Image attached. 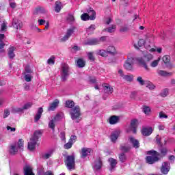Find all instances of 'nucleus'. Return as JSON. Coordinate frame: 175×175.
<instances>
[{
	"instance_id": "nucleus-35",
	"label": "nucleus",
	"mask_w": 175,
	"mask_h": 175,
	"mask_svg": "<svg viewBox=\"0 0 175 175\" xmlns=\"http://www.w3.org/2000/svg\"><path fill=\"white\" fill-rule=\"evenodd\" d=\"M24 79L27 83H29L32 81V75L31 74H28L27 72H24Z\"/></svg>"
},
{
	"instance_id": "nucleus-25",
	"label": "nucleus",
	"mask_w": 175,
	"mask_h": 175,
	"mask_svg": "<svg viewBox=\"0 0 175 175\" xmlns=\"http://www.w3.org/2000/svg\"><path fill=\"white\" fill-rule=\"evenodd\" d=\"M42 113H43V108L40 107L34 118L35 122H38V121L40 120V118H42Z\"/></svg>"
},
{
	"instance_id": "nucleus-40",
	"label": "nucleus",
	"mask_w": 175,
	"mask_h": 175,
	"mask_svg": "<svg viewBox=\"0 0 175 175\" xmlns=\"http://www.w3.org/2000/svg\"><path fill=\"white\" fill-rule=\"evenodd\" d=\"M64 118V113H58L54 118V121H59V120H62Z\"/></svg>"
},
{
	"instance_id": "nucleus-54",
	"label": "nucleus",
	"mask_w": 175,
	"mask_h": 175,
	"mask_svg": "<svg viewBox=\"0 0 175 175\" xmlns=\"http://www.w3.org/2000/svg\"><path fill=\"white\" fill-rule=\"evenodd\" d=\"M146 87L149 90H154L155 88V85H154V84H152L151 82H148L146 85Z\"/></svg>"
},
{
	"instance_id": "nucleus-42",
	"label": "nucleus",
	"mask_w": 175,
	"mask_h": 175,
	"mask_svg": "<svg viewBox=\"0 0 175 175\" xmlns=\"http://www.w3.org/2000/svg\"><path fill=\"white\" fill-rule=\"evenodd\" d=\"M75 106V102L72 100H68L66 102V107H69L70 109H72Z\"/></svg>"
},
{
	"instance_id": "nucleus-59",
	"label": "nucleus",
	"mask_w": 175,
	"mask_h": 175,
	"mask_svg": "<svg viewBox=\"0 0 175 175\" xmlns=\"http://www.w3.org/2000/svg\"><path fill=\"white\" fill-rule=\"evenodd\" d=\"M10 115V111H9L8 109H5L4 111V114H3V118H6L8 116Z\"/></svg>"
},
{
	"instance_id": "nucleus-62",
	"label": "nucleus",
	"mask_w": 175,
	"mask_h": 175,
	"mask_svg": "<svg viewBox=\"0 0 175 175\" xmlns=\"http://www.w3.org/2000/svg\"><path fill=\"white\" fill-rule=\"evenodd\" d=\"M118 74L120 75L121 77H122V79H124V77L125 76V75H124V71H122V70L120 69L118 70Z\"/></svg>"
},
{
	"instance_id": "nucleus-31",
	"label": "nucleus",
	"mask_w": 175,
	"mask_h": 175,
	"mask_svg": "<svg viewBox=\"0 0 175 175\" xmlns=\"http://www.w3.org/2000/svg\"><path fill=\"white\" fill-rule=\"evenodd\" d=\"M109 162L111 166V170H113V169H114V167H116V165H117V160L113 158H109Z\"/></svg>"
},
{
	"instance_id": "nucleus-64",
	"label": "nucleus",
	"mask_w": 175,
	"mask_h": 175,
	"mask_svg": "<svg viewBox=\"0 0 175 175\" xmlns=\"http://www.w3.org/2000/svg\"><path fill=\"white\" fill-rule=\"evenodd\" d=\"M159 75H160V76H166L167 73L165 71L160 70L159 71Z\"/></svg>"
},
{
	"instance_id": "nucleus-30",
	"label": "nucleus",
	"mask_w": 175,
	"mask_h": 175,
	"mask_svg": "<svg viewBox=\"0 0 175 175\" xmlns=\"http://www.w3.org/2000/svg\"><path fill=\"white\" fill-rule=\"evenodd\" d=\"M107 53L114 55V54H117V51H116V48L114 46H109L107 49Z\"/></svg>"
},
{
	"instance_id": "nucleus-55",
	"label": "nucleus",
	"mask_w": 175,
	"mask_h": 175,
	"mask_svg": "<svg viewBox=\"0 0 175 175\" xmlns=\"http://www.w3.org/2000/svg\"><path fill=\"white\" fill-rule=\"evenodd\" d=\"M25 73L31 74L32 73V70H31V68L29 66H26L25 68Z\"/></svg>"
},
{
	"instance_id": "nucleus-58",
	"label": "nucleus",
	"mask_w": 175,
	"mask_h": 175,
	"mask_svg": "<svg viewBox=\"0 0 175 175\" xmlns=\"http://www.w3.org/2000/svg\"><path fill=\"white\" fill-rule=\"evenodd\" d=\"M77 139V137L76 135H71L70 139H69V142L74 144L75 142H76Z\"/></svg>"
},
{
	"instance_id": "nucleus-13",
	"label": "nucleus",
	"mask_w": 175,
	"mask_h": 175,
	"mask_svg": "<svg viewBox=\"0 0 175 175\" xmlns=\"http://www.w3.org/2000/svg\"><path fill=\"white\" fill-rule=\"evenodd\" d=\"M169 170H170V163L167 162H164L161 166V172L163 174H167L169 173Z\"/></svg>"
},
{
	"instance_id": "nucleus-33",
	"label": "nucleus",
	"mask_w": 175,
	"mask_h": 175,
	"mask_svg": "<svg viewBox=\"0 0 175 175\" xmlns=\"http://www.w3.org/2000/svg\"><path fill=\"white\" fill-rule=\"evenodd\" d=\"M97 55H100L101 57H107V51L103 49H99L96 51Z\"/></svg>"
},
{
	"instance_id": "nucleus-39",
	"label": "nucleus",
	"mask_w": 175,
	"mask_h": 175,
	"mask_svg": "<svg viewBox=\"0 0 175 175\" xmlns=\"http://www.w3.org/2000/svg\"><path fill=\"white\" fill-rule=\"evenodd\" d=\"M48 65H54L55 64V57L51 56L49 59L47 60Z\"/></svg>"
},
{
	"instance_id": "nucleus-19",
	"label": "nucleus",
	"mask_w": 175,
	"mask_h": 175,
	"mask_svg": "<svg viewBox=\"0 0 175 175\" xmlns=\"http://www.w3.org/2000/svg\"><path fill=\"white\" fill-rule=\"evenodd\" d=\"M109 122L111 124V125H115V124H117L120 122V116H112L109 119Z\"/></svg>"
},
{
	"instance_id": "nucleus-60",
	"label": "nucleus",
	"mask_w": 175,
	"mask_h": 175,
	"mask_svg": "<svg viewBox=\"0 0 175 175\" xmlns=\"http://www.w3.org/2000/svg\"><path fill=\"white\" fill-rule=\"evenodd\" d=\"M38 23L39 25H44V24H46V21L43 20V19H39L38 21Z\"/></svg>"
},
{
	"instance_id": "nucleus-9",
	"label": "nucleus",
	"mask_w": 175,
	"mask_h": 175,
	"mask_svg": "<svg viewBox=\"0 0 175 175\" xmlns=\"http://www.w3.org/2000/svg\"><path fill=\"white\" fill-rule=\"evenodd\" d=\"M124 67L126 69V70H132L133 68V58H128L124 64Z\"/></svg>"
},
{
	"instance_id": "nucleus-24",
	"label": "nucleus",
	"mask_w": 175,
	"mask_h": 175,
	"mask_svg": "<svg viewBox=\"0 0 175 175\" xmlns=\"http://www.w3.org/2000/svg\"><path fill=\"white\" fill-rule=\"evenodd\" d=\"M118 136H120V131H115L112 132V133L111 134V137H110L111 142H113L114 143L116 142V140H117V139H118Z\"/></svg>"
},
{
	"instance_id": "nucleus-56",
	"label": "nucleus",
	"mask_w": 175,
	"mask_h": 175,
	"mask_svg": "<svg viewBox=\"0 0 175 175\" xmlns=\"http://www.w3.org/2000/svg\"><path fill=\"white\" fill-rule=\"evenodd\" d=\"M159 118H167V115L165 114V112L161 111L159 113Z\"/></svg>"
},
{
	"instance_id": "nucleus-20",
	"label": "nucleus",
	"mask_w": 175,
	"mask_h": 175,
	"mask_svg": "<svg viewBox=\"0 0 175 175\" xmlns=\"http://www.w3.org/2000/svg\"><path fill=\"white\" fill-rule=\"evenodd\" d=\"M129 140L130 143H132L134 148H139L140 147V144L137 139H135L133 137H129Z\"/></svg>"
},
{
	"instance_id": "nucleus-37",
	"label": "nucleus",
	"mask_w": 175,
	"mask_h": 175,
	"mask_svg": "<svg viewBox=\"0 0 175 175\" xmlns=\"http://www.w3.org/2000/svg\"><path fill=\"white\" fill-rule=\"evenodd\" d=\"M77 66L79 68H84L85 66V62L82 59H79L77 61Z\"/></svg>"
},
{
	"instance_id": "nucleus-16",
	"label": "nucleus",
	"mask_w": 175,
	"mask_h": 175,
	"mask_svg": "<svg viewBox=\"0 0 175 175\" xmlns=\"http://www.w3.org/2000/svg\"><path fill=\"white\" fill-rule=\"evenodd\" d=\"M38 143V142L30 139V141L28 143V146H27V148L28 150H29V151H33V150H35V148H36V144Z\"/></svg>"
},
{
	"instance_id": "nucleus-29",
	"label": "nucleus",
	"mask_w": 175,
	"mask_h": 175,
	"mask_svg": "<svg viewBox=\"0 0 175 175\" xmlns=\"http://www.w3.org/2000/svg\"><path fill=\"white\" fill-rule=\"evenodd\" d=\"M99 42H100L99 40L96 38H94V39L89 40L86 43V44H89L90 46H96V44H99Z\"/></svg>"
},
{
	"instance_id": "nucleus-12",
	"label": "nucleus",
	"mask_w": 175,
	"mask_h": 175,
	"mask_svg": "<svg viewBox=\"0 0 175 175\" xmlns=\"http://www.w3.org/2000/svg\"><path fill=\"white\" fill-rule=\"evenodd\" d=\"M91 148H83L81 150V158H86L88 155H91Z\"/></svg>"
},
{
	"instance_id": "nucleus-17",
	"label": "nucleus",
	"mask_w": 175,
	"mask_h": 175,
	"mask_svg": "<svg viewBox=\"0 0 175 175\" xmlns=\"http://www.w3.org/2000/svg\"><path fill=\"white\" fill-rule=\"evenodd\" d=\"M154 131L151 127H144L142 130V133L143 136H150Z\"/></svg>"
},
{
	"instance_id": "nucleus-45",
	"label": "nucleus",
	"mask_w": 175,
	"mask_h": 175,
	"mask_svg": "<svg viewBox=\"0 0 175 175\" xmlns=\"http://www.w3.org/2000/svg\"><path fill=\"white\" fill-rule=\"evenodd\" d=\"M119 159H120V161L124 163V162H125L126 161V156L125 155V154L121 153L119 155Z\"/></svg>"
},
{
	"instance_id": "nucleus-3",
	"label": "nucleus",
	"mask_w": 175,
	"mask_h": 175,
	"mask_svg": "<svg viewBox=\"0 0 175 175\" xmlns=\"http://www.w3.org/2000/svg\"><path fill=\"white\" fill-rule=\"evenodd\" d=\"M151 59H152V55L148 54L144 57H138L137 59V61L138 64L141 65V66H143V68H144V69L146 70L147 72H149L150 68H148V66H147V61H151Z\"/></svg>"
},
{
	"instance_id": "nucleus-34",
	"label": "nucleus",
	"mask_w": 175,
	"mask_h": 175,
	"mask_svg": "<svg viewBox=\"0 0 175 175\" xmlns=\"http://www.w3.org/2000/svg\"><path fill=\"white\" fill-rule=\"evenodd\" d=\"M62 4L61 3V2L56 1L55 10V12H57V13H59V12H61V9H62Z\"/></svg>"
},
{
	"instance_id": "nucleus-18",
	"label": "nucleus",
	"mask_w": 175,
	"mask_h": 175,
	"mask_svg": "<svg viewBox=\"0 0 175 175\" xmlns=\"http://www.w3.org/2000/svg\"><path fill=\"white\" fill-rule=\"evenodd\" d=\"M12 25L16 29H21L23 28V23L18 19H13Z\"/></svg>"
},
{
	"instance_id": "nucleus-43",
	"label": "nucleus",
	"mask_w": 175,
	"mask_h": 175,
	"mask_svg": "<svg viewBox=\"0 0 175 175\" xmlns=\"http://www.w3.org/2000/svg\"><path fill=\"white\" fill-rule=\"evenodd\" d=\"M131 148V146L127 145H121L120 150L124 151V152H127V151Z\"/></svg>"
},
{
	"instance_id": "nucleus-7",
	"label": "nucleus",
	"mask_w": 175,
	"mask_h": 175,
	"mask_svg": "<svg viewBox=\"0 0 175 175\" xmlns=\"http://www.w3.org/2000/svg\"><path fill=\"white\" fill-rule=\"evenodd\" d=\"M69 76V66L66 64H64L62 66V79L64 81L66 80V78Z\"/></svg>"
},
{
	"instance_id": "nucleus-61",
	"label": "nucleus",
	"mask_w": 175,
	"mask_h": 175,
	"mask_svg": "<svg viewBox=\"0 0 175 175\" xmlns=\"http://www.w3.org/2000/svg\"><path fill=\"white\" fill-rule=\"evenodd\" d=\"M7 131H10V132H16V128L11 127L10 126H8Z\"/></svg>"
},
{
	"instance_id": "nucleus-57",
	"label": "nucleus",
	"mask_w": 175,
	"mask_h": 175,
	"mask_svg": "<svg viewBox=\"0 0 175 175\" xmlns=\"http://www.w3.org/2000/svg\"><path fill=\"white\" fill-rule=\"evenodd\" d=\"M8 28V23H3L2 25H1V31H6Z\"/></svg>"
},
{
	"instance_id": "nucleus-21",
	"label": "nucleus",
	"mask_w": 175,
	"mask_h": 175,
	"mask_svg": "<svg viewBox=\"0 0 175 175\" xmlns=\"http://www.w3.org/2000/svg\"><path fill=\"white\" fill-rule=\"evenodd\" d=\"M138 124H139V122L137 121V119H133L131 120L130 127L133 130V133H136V128H137Z\"/></svg>"
},
{
	"instance_id": "nucleus-38",
	"label": "nucleus",
	"mask_w": 175,
	"mask_h": 175,
	"mask_svg": "<svg viewBox=\"0 0 175 175\" xmlns=\"http://www.w3.org/2000/svg\"><path fill=\"white\" fill-rule=\"evenodd\" d=\"M55 122H57V121L54 120V119H52L51 121H49V127L51 128L52 131L55 129Z\"/></svg>"
},
{
	"instance_id": "nucleus-44",
	"label": "nucleus",
	"mask_w": 175,
	"mask_h": 175,
	"mask_svg": "<svg viewBox=\"0 0 175 175\" xmlns=\"http://www.w3.org/2000/svg\"><path fill=\"white\" fill-rule=\"evenodd\" d=\"M123 79L124 80H126V81H133V75H124Z\"/></svg>"
},
{
	"instance_id": "nucleus-4",
	"label": "nucleus",
	"mask_w": 175,
	"mask_h": 175,
	"mask_svg": "<svg viewBox=\"0 0 175 175\" xmlns=\"http://www.w3.org/2000/svg\"><path fill=\"white\" fill-rule=\"evenodd\" d=\"M88 14L84 13L81 16V18L83 21H87V20H95V18H96V12H95L94 10L90 8L88 11Z\"/></svg>"
},
{
	"instance_id": "nucleus-52",
	"label": "nucleus",
	"mask_w": 175,
	"mask_h": 175,
	"mask_svg": "<svg viewBox=\"0 0 175 175\" xmlns=\"http://www.w3.org/2000/svg\"><path fill=\"white\" fill-rule=\"evenodd\" d=\"M163 61L164 62V64H167L170 62V56L169 55H165L163 57Z\"/></svg>"
},
{
	"instance_id": "nucleus-49",
	"label": "nucleus",
	"mask_w": 175,
	"mask_h": 175,
	"mask_svg": "<svg viewBox=\"0 0 175 175\" xmlns=\"http://www.w3.org/2000/svg\"><path fill=\"white\" fill-rule=\"evenodd\" d=\"M24 110L23 108H20V107H14L12 110L13 113H20Z\"/></svg>"
},
{
	"instance_id": "nucleus-53",
	"label": "nucleus",
	"mask_w": 175,
	"mask_h": 175,
	"mask_svg": "<svg viewBox=\"0 0 175 175\" xmlns=\"http://www.w3.org/2000/svg\"><path fill=\"white\" fill-rule=\"evenodd\" d=\"M72 146H73V144L68 141V142L64 145V148L66 150H69V148H72Z\"/></svg>"
},
{
	"instance_id": "nucleus-23",
	"label": "nucleus",
	"mask_w": 175,
	"mask_h": 175,
	"mask_svg": "<svg viewBox=\"0 0 175 175\" xmlns=\"http://www.w3.org/2000/svg\"><path fill=\"white\" fill-rule=\"evenodd\" d=\"M16 51V47L14 46H10L9 49H8V56H9V58H10V59H13V58L14 57H16V55L14 54V51Z\"/></svg>"
},
{
	"instance_id": "nucleus-1",
	"label": "nucleus",
	"mask_w": 175,
	"mask_h": 175,
	"mask_svg": "<svg viewBox=\"0 0 175 175\" xmlns=\"http://www.w3.org/2000/svg\"><path fill=\"white\" fill-rule=\"evenodd\" d=\"M70 114L73 121H75L76 122H80V121H81L80 107L75 106L74 108L71 109Z\"/></svg>"
},
{
	"instance_id": "nucleus-51",
	"label": "nucleus",
	"mask_w": 175,
	"mask_h": 175,
	"mask_svg": "<svg viewBox=\"0 0 175 175\" xmlns=\"http://www.w3.org/2000/svg\"><path fill=\"white\" fill-rule=\"evenodd\" d=\"M88 59H90V61H95V57L94 56L93 52H89L88 53Z\"/></svg>"
},
{
	"instance_id": "nucleus-15",
	"label": "nucleus",
	"mask_w": 175,
	"mask_h": 175,
	"mask_svg": "<svg viewBox=\"0 0 175 175\" xmlns=\"http://www.w3.org/2000/svg\"><path fill=\"white\" fill-rule=\"evenodd\" d=\"M42 131L38 130L34 132V133L32 135V137H31V139L32 140H34L35 142H38V140H39V139H40V137H42Z\"/></svg>"
},
{
	"instance_id": "nucleus-48",
	"label": "nucleus",
	"mask_w": 175,
	"mask_h": 175,
	"mask_svg": "<svg viewBox=\"0 0 175 175\" xmlns=\"http://www.w3.org/2000/svg\"><path fill=\"white\" fill-rule=\"evenodd\" d=\"M116 25H112L111 27H109L105 29V31H107V32H109L110 33L114 32L116 31Z\"/></svg>"
},
{
	"instance_id": "nucleus-36",
	"label": "nucleus",
	"mask_w": 175,
	"mask_h": 175,
	"mask_svg": "<svg viewBox=\"0 0 175 175\" xmlns=\"http://www.w3.org/2000/svg\"><path fill=\"white\" fill-rule=\"evenodd\" d=\"M143 112L146 116H150V114L151 113V108H150V107L148 106L145 105L144 106V108H143Z\"/></svg>"
},
{
	"instance_id": "nucleus-6",
	"label": "nucleus",
	"mask_w": 175,
	"mask_h": 175,
	"mask_svg": "<svg viewBox=\"0 0 175 175\" xmlns=\"http://www.w3.org/2000/svg\"><path fill=\"white\" fill-rule=\"evenodd\" d=\"M64 162L68 170H75V156H67Z\"/></svg>"
},
{
	"instance_id": "nucleus-41",
	"label": "nucleus",
	"mask_w": 175,
	"mask_h": 175,
	"mask_svg": "<svg viewBox=\"0 0 175 175\" xmlns=\"http://www.w3.org/2000/svg\"><path fill=\"white\" fill-rule=\"evenodd\" d=\"M137 81L140 85H144V84H146V81H144L142 77H138L137 78Z\"/></svg>"
},
{
	"instance_id": "nucleus-5",
	"label": "nucleus",
	"mask_w": 175,
	"mask_h": 175,
	"mask_svg": "<svg viewBox=\"0 0 175 175\" xmlns=\"http://www.w3.org/2000/svg\"><path fill=\"white\" fill-rule=\"evenodd\" d=\"M148 154H152V156H148L146 157V162L149 163L150 165H152V163H155V162H158L159 158H158V153L155 151H148Z\"/></svg>"
},
{
	"instance_id": "nucleus-2",
	"label": "nucleus",
	"mask_w": 175,
	"mask_h": 175,
	"mask_svg": "<svg viewBox=\"0 0 175 175\" xmlns=\"http://www.w3.org/2000/svg\"><path fill=\"white\" fill-rule=\"evenodd\" d=\"M19 150H23L24 148V140L20 139L17 144H12L10 146V152L12 155H16Z\"/></svg>"
},
{
	"instance_id": "nucleus-8",
	"label": "nucleus",
	"mask_w": 175,
	"mask_h": 175,
	"mask_svg": "<svg viewBox=\"0 0 175 175\" xmlns=\"http://www.w3.org/2000/svg\"><path fill=\"white\" fill-rule=\"evenodd\" d=\"M16 38L18 40H21V42H27V44H30L31 42L28 41V38H27V34L25 33V31H23L22 33H18L16 34Z\"/></svg>"
},
{
	"instance_id": "nucleus-50",
	"label": "nucleus",
	"mask_w": 175,
	"mask_h": 175,
	"mask_svg": "<svg viewBox=\"0 0 175 175\" xmlns=\"http://www.w3.org/2000/svg\"><path fill=\"white\" fill-rule=\"evenodd\" d=\"M31 107H32V103H31V102L27 103L23 106V110H27L28 109H31Z\"/></svg>"
},
{
	"instance_id": "nucleus-63",
	"label": "nucleus",
	"mask_w": 175,
	"mask_h": 175,
	"mask_svg": "<svg viewBox=\"0 0 175 175\" xmlns=\"http://www.w3.org/2000/svg\"><path fill=\"white\" fill-rule=\"evenodd\" d=\"M10 8H12V9H16V7L17 6V5L14 2H10Z\"/></svg>"
},
{
	"instance_id": "nucleus-10",
	"label": "nucleus",
	"mask_w": 175,
	"mask_h": 175,
	"mask_svg": "<svg viewBox=\"0 0 175 175\" xmlns=\"http://www.w3.org/2000/svg\"><path fill=\"white\" fill-rule=\"evenodd\" d=\"M73 33H75V28L68 29L66 35L60 39V41L66 42V40H68Z\"/></svg>"
},
{
	"instance_id": "nucleus-22",
	"label": "nucleus",
	"mask_w": 175,
	"mask_h": 175,
	"mask_svg": "<svg viewBox=\"0 0 175 175\" xmlns=\"http://www.w3.org/2000/svg\"><path fill=\"white\" fill-rule=\"evenodd\" d=\"M53 154H54V150H49V151L42 154V159H49V158H51L53 157Z\"/></svg>"
},
{
	"instance_id": "nucleus-26",
	"label": "nucleus",
	"mask_w": 175,
	"mask_h": 175,
	"mask_svg": "<svg viewBox=\"0 0 175 175\" xmlns=\"http://www.w3.org/2000/svg\"><path fill=\"white\" fill-rule=\"evenodd\" d=\"M102 167V161H100V159H97L94 164L93 169L94 170H99Z\"/></svg>"
},
{
	"instance_id": "nucleus-14",
	"label": "nucleus",
	"mask_w": 175,
	"mask_h": 175,
	"mask_svg": "<svg viewBox=\"0 0 175 175\" xmlns=\"http://www.w3.org/2000/svg\"><path fill=\"white\" fill-rule=\"evenodd\" d=\"M58 105H59V100L58 99L55 100L48 108V111H54L58 107Z\"/></svg>"
},
{
	"instance_id": "nucleus-32",
	"label": "nucleus",
	"mask_w": 175,
	"mask_h": 175,
	"mask_svg": "<svg viewBox=\"0 0 175 175\" xmlns=\"http://www.w3.org/2000/svg\"><path fill=\"white\" fill-rule=\"evenodd\" d=\"M159 61H161V57H158L157 59L153 60L150 64V66L151 68H157L159 64Z\"/></svg>"
},
{
	"instance_id": "nucleus-27",
	"label": "nucleus",
	"mask_w": 175,
	"mask_h": 175,
	"mask_svg": "<svg viewBox=\"0 0 175 175\" xmlns=\"http://www.w3.org/2000/svg\"><path fill=\"white\" fill-rule=\"evenodd\" d=\"M103 86L104 92H105V94H113V88L110 86V85L104 84Z\"/></svg>"
},
{
	"instance_id": "nucleus-11",
	"label": "nucleus",
	"mask_w": 175,
	"mask_h": 175,
	"mask_svg": "<svg viewBox=\"0 0 175 175\" xmlns=\"http://www.w3.org/2000/svg\"><path fill=\"white\" fill-rule=\"evenodd\" d=\"M151 42H154V36H150V37H148L146 40L144 39H140L138 41V46L139 47H142V46H144V43H151Z\"/></svg>"
},
{
	"instance_id": "nucleus-46",
	"label": "nucleus",
	"mask_w": 175,
	"mask_h": 175,
	"mask_svg": "<svg viewBox=\"0 0 175 175\" xmlns=\"http://www.w3.org/2000/svg\"><path fill=\"white\" fill-rule=\"evenodd\" d=\"M93 31H95V25H92L87 29L88 33H92Z\"/></svg>"
},
{
	"instance_id": "nucleus-28",
	"label": "nucleus",
	"mask_w": 175,
	"mask_h": 175,
	"mask_svg": "<svg viewBox=\"0 0 175 175\" xmlns=\"http://www.w3.org/2000/svg\"><path fill=\"white\" fill-rule=\"evenodd\" d=\"M24 172H25V175H35V174H33L32 172V167L29 165H26L24 167Z\"/></svg>"
},
{
	"instance_id": "nucleus-47",
	"label": "nucleus",
	"mask_w": 175,
	"mask_h": 175,
	"mask_svg": "<svg viewBox=\"0 0 175 175\" xmlns=\"http://www.w3.org/2000/svg\"><path fill=\"white\" fill-rule=\"evenodd\" d=\"M168 94L169 90H167V89H165L161 92V96H162L163 98H166Z\"/></svg>"
}]
</instances>
